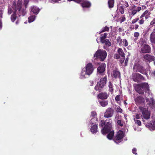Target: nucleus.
Instances as JSON below:
<instances>
[{
	"label": "nucleus",
	"mask_w": 155,
	"mask_h": 155,
	"mask_svg": "<svg viewBox=\"0 0 155 155\" xmlns=\"http://www.w3.org/2000/svg\"><path fill=\"white\" fill-rule=\"evenodd\" d=\"M107 81V77H104L100 80V83H97L95 86L94 89L97 91L100 90L106 84Z\"/></svg>",
	"instance_id": "9"
},
{
	"label": "nucleus",
	"mask_w": 155,
	"mask_h": 155,
	"mask_svg": "<svg viewBox=\"0 0 155 155\" xmlns=\"http://www.w3.org/2000/svg\"><path fill=\"white\" fill-rule=\"evenodd\" d=\"M139 109L142 113V116L143 119L148 120L150 118V113L146 108L140 107H139Z\"/></svg>",
	"instance_id": "8"
},
{
	"label": "nucleus",
	"mask_w": 155,
	"mask_h": 155,
	"mask_svg": "<svg viewBox=\"0 0 155 155\" xmlns=\"http://www.w3.org/2000/svg\"><path fill=\"white\" fill-rule=\"evenodd\" d=\"M128 60V58H126L125 61V66H127V63Z\"/></svg>",
	"instance_id": "53"
},
{
	"label": "nucleus",
	"mask_w": 155,
	"mask_h": 155,
	"mask_svg": "<svg viewBox=\"0 0 155 155\" xmlns=\"http://www.w3.org/2000/svg\"><path fill=\"white\" fill-rule=\"evenodd\" d=\"M90 85L91 86H92L94 84V82L93 81H90Z\"/></svg>",
	"instance_id": "55"
},
{
	"label": "nucleus",
	"mask_w": 155,
	"mask_h": 155,
	"mask_svg": "<svg viewBox=\"0 0 155 155\" xmlns=\"http://www.w3.org/2000/svg\"><path fill=\"white\" fill-rule=\"evenodd\" d=\"M97 120L96 118H92L91 120V122L89 124V126L91 127L90 128L91 131L93 134L96 133L97 132V126L96 124L95 121Z\"/></svg>",
	"instance_id": "6"
},
{
	"label": "nucleus",
	"mask_w": 155,
	"mask_h": 155,
	"mask_svg": "<svg viewBox=\"0 0 155 155\" xmlns=\"http://www.w3.org/2000/svg\"><path fill=\"white\" fill-rule=\"evenodd\" d=\"M123 6L124 7H127L129 6V5L128 4V3L127 2L125 1V2H124V4L123 5Z\"/></svg>",
	"instance_id": "43"
},
{
	"label": "nucleus",
	"mask_w": 155,
	"mask_h": 155,
	"mask_svg": "<svg viewBox=\"0 0 155 155\" xmlns=\"http://www.w3.org/2000/svg\"><path fill=\"white\" fill-rule=\"evenodd\" d=\"M108 94L106 92H101L99 94L98 96L99 98L101 99H106L107 98Z\"/></svg>",
	"instance_id": "19"
},
{
	"label": "nucleus",
	"mask_w": 155,
	"mask_h": 155,
	"mask_svg": "<svg viewBox=\"0 0 155 155\" xmlns=\"http://www.w3.org/2000/svg\"><path fill=\"white\" fill-rule=\"evenodd\" d=\"M123 43L125 47L127 46L128 45V43L127 40L124 39L123 40Z\"/></svg>",
	"instance_id": "37"
},
{
	"label": "nucleus",
	"mask_w": 155,
	"mask_h": 155,
	"mask_svg": "<svg viewBox=\"0 0 155 155\" xmlns=\"http://www.w3.org/2000/svg\"><path fill=\"white\" fill-rule=\"evenodd\" d=\"M18 21H17L16 22V24H18Z\"/></svg>",
	"instance_id": "63"
},
{
	"label": "nucleus",
	"mask_w": 155,
	"mask_h": 155,
	"mask_svg": "<svg viewBox=\"0 0 155 155\" xmlns=\"http://www.w3.org/2000/svg\"><path fill=\"white\" fill-rule=\"evenodd\" d=\"M120 95H117L116 96L115 98V101L119 104H120Z\"/></svg>",
	"instance_id": "35"
},
{
	"label": "nucleus",
	"mask_w": 155,
	"mask_h": 155,
	"mask_svg": "<svg viewBox=\"0 0 155 155\" xmlns=\"http://www.w3.org/2000/svg\"><path fill=\"white\" fill-rule=\"evenodd\" d=\"M109 30L108 27L106 26L105 27L102 28L100 31L99 34L105 31H108Z\"/></svg>",
	"instance_id": "31"
},
{
	"label": "nucleus",
	"mask_w": 155,
	"mask_h": 155,
	"mask_svg": "<svg viewBox=\"0 0 155 155\" xmlns=\"http://www.w3.org/2000/svg\"><path fill=\"white\" fill-rule=\"evenodd\" d=\"M106 65L104 63L101 64L97 69V74H103L105 70Z\"/></svg>",
	"instance_id": "16"
},
{
	"label": "nucleus",
	"mask_w": 155,
	"mask_h": 155,
	"mask_svg": "<svg viewBox=\"0 0 155 155\" xmlns=\"http://www.w3.org/2000/svg\"><path fill=\"white\" fill-rule=\"evenodd\" d=\"M134 0L135 1H137L138 0Z\"/></svg>",
	"instance_id": "64"
},
{
	"label": "nucleus",
	"mask_w": 155,
	"mask_h": 155,
	"mask_svg": "<svg viewBox=\"0 0 155 155\" xmlns=\"http://www.w3.org/2000/svg\"><path fill=\"white\" fill-rule=\"evenodd\" d=\"M129 29L130 30H132L134 29V25H131L129 27Z\"/></svg>",
	"instance_id": "51"
},
{
	"label": "nucleus",
	"mask_w": 155,
	"mask_h": 155,
	"mask_svg": "<svg viewBox=\"0 0 155 155\" xmlns=\"http://www.w3.org/2000/svg\"><path fill=\"white\" fill-rule=\"evenodd\" d=\"M142 115H140L139 114H137L135 116H134V117L136 119H140L141 118V117L142 116Z\"/></svg>",
	"instance_id": "41"
},
{
	"label": "nucleus",
	"mask_w": 155,
	"mask_h": 155,
	"mask_svg": "<svg viewBox=\"0 0 155 155\" xmlns=\"http://www.w3.org/2000/svg\"><path fill=\"white\" fill-rule=\"evenodd\" d=\"M124 135L123 132L121 130H119L117 133V135L115 138L114 139V141L117 143V141H119V142H120L121 141L120 140L123 137Z\"/></svg>",
	"instance_id": "12"
},
{
	"label": "nucleus",
	"mask_w": 155,
	"mask_h": 155,
	"mask_svg": "<svg viewBox=\"0 0 155 155\" xmlns=\"http://www.w3.org/2000/svg\"><path fill=\"white\" fill-rule=\"evenodd\" d=\"M139 35V34L138 32H135L134 33V36L135 37H137Z\"/></svg>",
	"instance_id": "49"
},
{
	"label": "nucleus",
	"mask_w": 155,
	"mask_h": 155,
	"mask_svg": "<svg viewBox=\"0 0 155 155\" xmlns=\"http://www.w3.org/2000/svg\"><path fill=\"white\" fill-rule=\"evenodd\" d=\"M69 1H73L77 3H79L81 2L82 1V0H68Z\"/></svg>",
	"instance_id": "47"
},
{
	"label": "nucleus",
	"mask_w": 155,
	"mask_h": 155,
	"mask_svg": "<svg viewBox=\"0 0 155 155\" xmlns=\"http://www.w3.org/2000/svg\"><path fill=\"white\" fill-rule=\"evenodd\" d=\"M119 11L122 14H123L124 13V8L122 7H120L119 9Z\"/></svg>",
	"instance_id": "40"
},
{
	"label": "nucleus",
	"mask_w": 155,
	"mask_h": 155,
	"mask_svg": "<svg viewBox=\"0 0 155 155\" xmlns=\"http://www.w3.org/2000/svg\"><path fill=\"white\" fill-rule=\"evenodd\" d=\"M150 40L151 42L155 43V29L153 30V32L151 34Z\"/></svg>",
	"instance_id": "22"
},
{
	"label": "nucleus",
	"mask_w": 155,
	"mask_h": 155,
	"mask_svg": "<svg viewBox=\"0 0 155 155\" xmlns=\"http://www.w3.org/2000/svg\"><path fill=\"white\" fill-rule=\"evenodd\" d=\"M118 54H116L114 55V58L118 59L120 58V56L122 58L125 57V54L122 49L121 48H118L117 50Z\"/></svg>",
	"instance_id": "14"
},
{
	"label": "nucleus",
	"mask_w": 155,
	"mask_h": 155,
	"mask_svg": "<svg viewBox=\"0 0 155 155\" xmlns=\"http://www.w3.org/2000/svg\"><path fill=\"white\" fill-rule=\"evenodd\" d=\"M118 117V116L116 115L115 117V120H117V123L120 126L122 127L124 125V123L123 122H122L120 120H117Z\"/></svg>",
	"instance_id": "25"
},
{
	"label": "nucleus",
	"mask_w": 155,
	"mask_h": 155,
	"mask_svg": "<svg viewBox=\"0 0 155 155\" xmlns=\"http://www.w3.org/2000/svg\"><path fill=\"white\" fill-rule=\"evenodd\" d=\"M150 12L148 10L145 11L140 16V18H142L143 17H145V19H147L150 17Z\"/></svg>",
	"instance_id": "21"
},
{
	"label": "nucleus",
	"mask_w": 155,
	"mask_h": 155,
	"mask_svg": "<svg viewBox=\"0 0 155 155\" xmlns=\"http://www.w3.org/2000/svg\"><path fill=\"white\" fill-rule=\"evenodd\" d=\"M108 87L109 88V91L111 92V93H112V92L113 91V87L112 84L110 82H109L108 84Z\"/></svg>",
	"instance_id": "29"
},
{
	"label": "nucleus",
	"mask_w": 155,
	"mask_h": 155,
	"mask_svg": "<svg viewBox=\"0 0 155 155\" xmlns=\"http://www.w3.org/2000/svg\"><path fill=\"white\" fill-rule=\"evenodd\" d=\"M2 11L0 10V18H2ZM2 27V23L0 19V29Z\"/></svg>",
	"instance_id": "38"
},
{
	"label": "nucleus",
	"mask_w": 155,
	"mask_h": 155,
	"mask_svg": "<svg viewBox=\"0 0 155 155\" xmlns=\"http://www.w3.org/2000/svg\"><path fill=\"white\" fill-rule=\"evenodd\" d=\"M81 5L84 8H89L91 5V4L88 2L84 1L82 3Z\"/></svg>",
	"instance_id": "23"
},
{
	"label": "nucleus",
	"mask_w": 155,
	"mask_h": 155,
	"mask_svg": "<svg viewBox=\"0 0 155 155\" xmlns=\"http://www.w3.org/2000/svg\"><path fill=\"white\" fill-rule=\"evenodd\" d=\"M131 46H129L128 47V49H129V48H131Z\"/></svg>",
	"instance_id": "62"
},
{
	"label": "nucleus",
	"mask_w": 155,
	"mask_h": 155,
	"mask_svg": "<svg viewBox=\"0 0 155 155\" xmlns=\"http://www.w3.org/2000/svg\"><path fill=\"white\" fill-rule=\"evenodd\" d=\"M107 35V33H104L103 35H101V37L100 38V40L101 42L105 40L104 39L106 38Z\"/></svg>",
	"instance_id": "32"
},
{
	"label": "nucleus",
	"mask_w": 155,
	"mask_h": 155,
	"mask_svg": "<svg viewBox=\"0 0 155 155\" xmlns=\"http://www.w3.org/2000/svg\"><path fill=\"white\" fill-rule=\"evenodd\" d=\"M147 104L151 108H153L155 106L154 100L151 97L146 99Z\"/></svg>",
	"instance_id": "17"
},
{
	"label": "nucleus",
	"mask_w": 155,
	"mask_h": 155,
	"mask_svg": "<svg viewBox=\"0 0 155 155\" xmlns=\"http://www.w3.org/2000/svg\"><path fill=\"white\" fill-rule=\"evenodd\" d=\"M134 120L135 123L137 124L139 126H140L141 125V122L140 120L135 119L134 117Z\"/></svg>",
	"instance_id": "36"
},
{
	"label": "nucleus",
	"mask_w": 155,
	"mask_h": 155,
	"mask_svg": "<svg viewBox=\"0 0 155 155\" xmlns=\"http://www.w3.org/2000/svg\"><path fill=\"white\" fill-rule=\"evenodd\" d=\"M141 9V8L140 7L138 8V11H139Z\"/></svg>",
	"instance_id": "58"
},
{
	"label": "nucleus",
	"mask_w": 155,
	"mask_h": 155,
	"mask_svg": "<svg viewBox=\"0 0 155 155\" xmlns=\"http://www.w3.org/2000/svg\"><path fill=\"white\" fill-rule=\"evenodd\" d=\"M141 51L143 53H150V47L148 45H143L142 46Z\"/></svg>",
	"instance_id": "15"
},
{
	"label": "nucleus",
	"mask_w": 155,
	"mask_h": 155,
	"mask_svg": "<svg viewBox=\"0 0 155 155\" xmlns=\"http://www.w3.org/2000/svg\"><path fill=\"white\" fill-rule=\"evenodd\" d=\"M135 28H135L136 29H137L139 27V25H135Z\"/></svg>",
	"instance_id": "56"
},
{
	"label": "nucleus",
	"mask_w": 155,
	"mask_h": 155,
	"mask_svg": "<svg viewBox=\"0 0 155 155\" xmlns=\"http://www.w3.org/2000/svg\"><path fill=\"white\" fill-rule=\"evenodd\" d=\"M136 91L139 94H143L146 90L149 89V86L147 83H143L140 84H134Z\"/></svg>",
	"instance_id": "4"
},
{
	"label": "nucleus",
	"mask_w": 155,
	"mask_h": 155,
	"mask_svg": "<svg viewBox=\"0 0 155 155\" xmlns=\"http://www.w3.org/2000/svg\"><path fill=\"white\" fill-rule=\"evenodd\" d=\"M132 78L135 82H138L142 80H144V78L140 74L137 73H133L132 76Z\"/></svg>",
	"instance_id": "10"
},
{
	"label": "nucleus",
	"mask_w": 155,
	"mask_h": 155,
	"mask_svg": "<svg viewBox=\"0 0 155 155\" xmlns=\"http://www.w3.org/2000/svg\"><path fill=\"white\" fill-rule=\"evenodd\" d=\"M127 117V114H124V117H125V119L127 120L126 117Z\"/></svg>",
	"instance_id": "57"
},
{
	"label": "nucleus",
	"mask_w": 155,
	"mask_h": 155,
	"mask_svg": "<svg viewBox=\"0 0 155 155\" xmlns=\"http://www.w3.org/2000/svg\"><path fill=\"white\" fill-rule=\"evenodd\" d=\"M124 60V58H122L120 60V62L121 64H122Z\"/></svg>",
	"instance_id": "52"
},
{
	"label": "nucleus",
	"mask_w": 155,
	"mask_h": 155,
	"mask_svg": "<svg viewBox=\"0 0 155 155\" xmlns=\"http://www.w3.org/2000/svg\"><path fill=\"white\" fill-rule=\"evenodd\" d=\"M101 42L102 43L105 44V45H107L108 46H109L111 45V43L110 42L108 39L105 40Z\"/></svg>",
	"instance_id": "27"
},
{
	"label": "nucleus",
	"mask_w": 155,
	"mask_h": 155,
	"mask_svg": "<svg viewBox=\"0 0 155 155\" xmlns=\"http://www.w3.org/2000/svg\"><path fill=\"white\" fill-rule=\"evenodd\" d=\"M144 21L143 19H142L139 21V23L140 25H142L144 23Z\"/></svg>",
	"instance_id": "46"
},
{
	"label": "nucleus",
	"mask_w": 155,
	"mask_h": 155,
	"mask_svg": "<svg viewBox=\"0 0 155 155\" xmlns=\"http://www.w3.org/2000/svg\"><path fill=\"white\" fill-rule=\"evenodd\" d=\"M113 74L114 77L115 78H120V72L117 70H114L113 71Z\"/></svg>",
	"instance_id": "24"
},
{
	"label": "nucleus",
	"mask_w": 155,
	"mask_h": 155,
	"mask_svg": "<svg viewBox=\"0 0 155 155\" xmlns=\"http://www.w3.org/2000/svg\"><path fill=\"white\" fill-rule=\"evenodd\" d=\"M135 101L137 105H142L144 103L145 100L142 97L138 96L135 98Z\"/></svg>",
	"instance_id": "13"
},
{
	"label": "nucleus",
	"mask_w": 155,
	"mask_h": 155,
	"mask_svg": "<svg viewBox=\"0 0 155 155\" xmlns=\"http://www.w3.org/2000/svg\"><path fill=\"white\" fill-rule=\"evenodd\" d=\"M31 11L34 14H37L40 11V9L39 8L35 6H31Z\"/></svg>",
	"instance_id": "20"
},
{
	"label": "nucleus",
	"mask_w": 155,
	"mask_h": 155,
	"mask_svg": "<svg viewBox=\"0 0 155 155\" xmlns=\"http://www.w3.org/2000/svg\"><path fill=\"white\" fill-rule=\"evenodd\" d=\"M117 41L120 44H121L123 42L122 39L120 38H117Z\"/></svg>",
	"instance_id": "48"
},
{
	"label": "nucleus",
	"mask_w": 155,
	"mask_h": 155,
	"mask_svg": "<svg viewBox=\"0 0 155 155\" xmlns=\"http://www.w3.org/2000/svg\"><path fill=\"white\" fill-rule=\"evenodd\" d=\"M99 103L102 107H105L107 105L108 102L107 101H100Z\"/></svg>",
	"instance_id": "26"
},
{
	"label": "nucleus",
	"mask_w": 155,
	"mask_h": 155,
	"mask_svg": "<svg viewBox=\"0 0 155 155\" xmlns=\"http://www.w3.org/2000/svg\"><path fill=\"white\" fill-rule=\"evenodd\" d=\"M137 13V11L135 10H132L130 12V14L131 15H135Z\"/></svg>",
	"instance_id": "39"
},
{
	"label": "nucleus",
	"mask_w": 155,
	"mask_h": 155,
	"mask_svg": "<svg viewBox=\"0 0 155 155\" xmlns=\"http://www.w3.org/2000/svg\"><path fill=\"white\" fill-rule=\"evenodd\" d=\"M23 2H24V4L25 5V8H26V6L28 2V0H18L17 3L15 2H13L12 8L14 9L15 11L11 17V19L12 22H14L16 19V13L17 11L23 16L25 14L26 12L25 9L21 7Z\"/></svg>",
	"instance_id": "1"
},
{
	"label": "nucleus",
	"mask_w": 155,
	"mask_h": 155,
	"mask_svg": "<svg viewBox=\"0 0 155 155\" xmlns=\"http://www.w3.org/2000/svg\"><path fill=\"white\" fill-rule=\"evenodd\" d=\"M139 20V18H136L135 19H133L132 21V24H134L138 20Z\"/></svg>",
	"instance_id": "44"
},
{
	"label": "nucleus",
	"mask_w": 155,
	"mask_h": 155,
	"mask_svg": "<svg viewBox=\"0 0 155 155\" xmlns=\"http://www.w3.org/2000/svg\"><path fill=\"white\" fill-rule=\"evenodd\" d=\"M114 110L112 108H108L104 113V116L106 118L111 117L113 115Z\"/></svg>",
	"instance_id": "11"
},
{
	"label": "nucleus",
	"mask_w": 155,
	"mask_h": 155,
	"mask_svg": "<svg viewBox=\"0 0 155 155\" xmlns=\"http://www.w3.org/2000/svg\"><path fill=\"white\" fill-rule=\"evenodd\" d=\"M15 11V10L14 9L12 8L11 7L9 6L8 8V14L9 15L11 14L12 12H14Z\"/></svg>",
	"instance_id": "34"
},
{
	"label": "nucleus",
	"mask_w": 155,
	"mask_h": 155,
	"mask_svg": "<svg viewBox=\"0 0 155 155\" xmlns=\"http://www.w3.org/2000/svg\"><path fill=\"white\" fill-rule=\"evenodd\" d=\"M125 18H123V20H122V21H125Z\"/></svg>",
	"instance_id": "59"
},
{
	"label": "nucleus",
	"mask_w": 155,
	"mask_h": 155,
	"mask_svg": "<svg viewBox=\"0 0 155 155\" xmlns=\"http://www.w3.org/2000/svg\"><path fill=\"white\" fill-rule=\"evenodd\" d=\"M112 120L111 119L107 120L105 121L101 120L100 126L102 128L101 133L103 134H108L107 136V138L110 140L112 139L114 134L113 130H111V124Z\"/></svg>",
	"instance_id": "2"
},
{
	"label": "nucleus",
	"mask_w": 155,
	"mask_h": 155,
	"mask_svg": "<svg viewBox=\"0 0 155 155\" xmlns=\"http://www.w3.org/2000/svg\"><path fill=\"white\" fill-rule=\"evenodd\" d=\"M155 24V18L153 19L150 22V25L151 26H153Z\"/></svg>",
	"instance_id": "42"
},
{
	"label": "nucleus",
	"mask_w": 155,
	"mask_h": 155,
	"mask_svg": "<svg viewBox=\"0 0 155 155\" xmlns=\"http://www.w3.org/2000/svg\"><path fill=\"white\" fill-rule=\"evenodd\" d=\"M35 17L36 16L35 15H32L29 17L28 18V22L31 23L33 21L35 20Z\"/></svg>",
	"instance_id": "30"
},
{
	"label": "nucleus",
	"mask_w": 155,
	"mask_h": 155,
	"mask_svg": "<svg viewBox=\"0 0 155 155\" xmlns=\"http://www.w3.org/2000/svg\"><path fill=\"white\" fill-rule=\"evenodd\" d=\"M136 151H137L136 149L135 148H134L132 150V153L134 154H135L136 155L137 154V153H136Z\"/></svg>",
	"instance_id": "50"
},
{
	"label": "nucleus",
	"mask_w": 155,
	"mask_h": 155,
	"mask_svg": "<svg viewBox=\"0 0 155 155\" xmlns=\"http://www.w3.org/2000/svg\"><path fill=\"white\" fill-rule=\"evenodd\" d=\"M144 59L149 62L153 61L155 60V57L149 54H146L143 56Z\"/></svg>",
	"instance_id": "18"
},
{
	"label": "nucleus",
	"mask_w": 155,
	"mask_h": 155,
	"mask_svg": "<svg viewBox=\"0 0 155 155\" xmlns=\"http://www.w3.org/2000/svg\"><path fill=\"white\" fill-rule=\"evenodd\" d=\"M115 109L116 110V111L117 112H119L120 113H122V109L119 106H116L115 108Z\"/></svg>",
	"instance_id": "33"
},
{
	"label": "nucleus",
	"mask_w": 155,
	"mask_h": 155,
	"mask_svg": "<svg viewBox=\"0 0 155 155\" xmlns=\"http://www.w3.org/2000/svg\"><path fill=\"white\" fill-rule=\"evenodd\" d=\"M94 68L92 64L89 63L86 66L82 69L80 75V78L84 79L87 78L93 72Z\"/></svg>",
	"instance_id": "3"
},
{
	"label": "nucleus",
	"mask_w": 155,
	"mask_h": 155,
	"mask_svg": "<svg viewBox=\"0 0 155 155\" xmlns=\"http://www.w3.org/2000/svg\"><path fill=\"white\" fill-rule=\"evenodd\" d=\"M61 0H51V2L52 3H55L58 2Z\"/></svg>",
	"instance_id": "54"
},
{
	"label": "nucleus",
	"mask_w": 155,
	"mask_h": 155,
	"mask_svg": "<svg viewBox=\"0 0 155 155\" xmlns=\"http://www.w3.org/2000/svg\"><path fill=\"white\" fill-rule=\"evenodd\" d=\"M152 73L154 75H155V71L153 72Z\"/></svg>",
	"instance_id": "60"
},
{
	"label": "nucleus",
	"mask_w": 155,
	"mask_h": 155,
	"mask_svg": "<svg viewBox=\"0 0 155 155\" xmlns=\"http://www.w3.org/2000/svg\"><path fill=\"white\" fill-rule=\"evenodd\" d=\"M107 55L106 51L104 50L99 49L94 54V57L99 59L101 61H103L106 58Z\"/></svg>",
	"instance_id": "5"
},
{
	"label": "nucleus",
	"mask_w": 155,
	"mask_h": 155,
	"mask_svg": "<svg viewBox=\"0 0 155 155\" xmlns=\"http://www.w3.org/2000/svg\"><path fill=\"white\" fill-rule=\"evenodd\" d=\"M108 2L109 8L113 7L114 2V0H108Z\"/></svg>",
	"instance_id": "28"
},
{
	"label": "nucleus",
	"mask_w": 155,
	"mask_h": 155,
	"mask_svg": "<svg viewBox=\"0 0 155 155\" xmlns=\"http://www.w3.org/2000/svg\"><path fill=\"white\" fill-rule=\"evenodd\" d=\"M124 104H127V103L125 101H124Z\"/></svg>",
	"instance_id": "61"
},
{
	"label": "nucleus",
	"mask_w": 155,
	"mask_h": 155,
	"mask_svg": "<svg viewBox=\"0 0 155 155\" xmlns=\"http://www.w3.org/2000/svg\"><path fill=\"white\" fill-rule=\"evenodd\" d=\"M91 115L92 117H94L96 118L95 117L96 116V113L95 111H92L91 112Z\"/></svg>",
	"instance_id": "45"
},
{
	"label": "nucleus",
	"mask_w": 155,
	"mask_h": 155,
	"mask_svg": "<svg viewBox=\"0 0 155 155\" xmlns=\"http://www.w3.org/2000/svg\"><path fill=\"white\" fill-rule=\"evenodd\" d=\"M133 70L135 72H139L142 74L147 75L146 70L143 67L139 64V63H135L134 68Z\"/></svg>",
	"instance_id": "7"
}]
</instances>
